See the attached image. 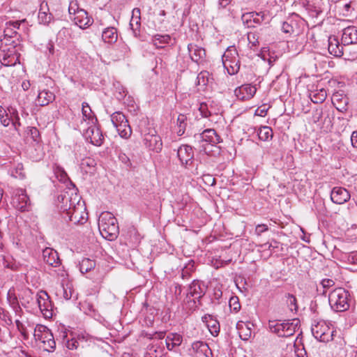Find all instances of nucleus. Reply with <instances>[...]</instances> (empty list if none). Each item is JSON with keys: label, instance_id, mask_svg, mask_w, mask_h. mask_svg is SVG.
<instances>
[{"label": "nucleus", "instance_id": "f257e3e1", "mask_svg": "<svg viewBox=\"0 0 357 357\" xmlns=\"http://www.w3.org/2000/svg\"><path fill=\"white\" fill-rule=\"evenodd\" d=\"M75 190L68 189L58 196L61 218L74 225H82L88 218L85 204Z\"/></svg>", "mask_w": 357, "mask_h": 357}, {"label": "nucleus", "instance_id": "f03ea898", "mask_svg": "<svg viewBox=\"0 0 357 357\" xmlns=\"http://www.w3.org/2000/svg\"><path fill=\"white\" fill-rule=\"evenodd\" d=\"M98 229L102 236L109 241L116 239L119 234L116 218L108 211L102 212L98 220Z\"/></svg>", "mask_w": 357, "mask_h": 357}, {"label": "nucleus", "instance_id": "7ed1b4c3", "mask_svg": "<svg viewBox=\"0 0 357 357\" xmlns=\"http://www.w3.org/2000/svg\"><path fill=\"white\" fill-rule=\"evenodd\" d=\"M350 294L344 288L333 290L328 296L331 307L336 312H344L350 306Z\"/></svg>", "mask_w": 357, "mask_h": 357}, {"label": "nucleus", "instance_id": "20e7f679", "mask_svg": "<svg viewBox=\"0 0 357 357\" xmlns=\"http://www.w3.org/2000/svg\"><path fill=\"white\" fill-rule=\"evenodd\" d=\"M298 323V319L284 320L283 322L279 320H269L268 328L271 333L278 337H288L295 333Z\"/></svg>", "mask_w": 357, "mask_h": 357}, {"label": "nucleus", "instance_id": "39448f33", "mask_svg": "<svg viewBox=\"0 0 357 357\" xmlns=\"http://www.w3.org/2000/svg\"><path fill=\"white\" fill-rule=\"evenodd\" d=\"M311 331L314 338L320 342H328L333 339L334 331L324 321L313 324Z\"/></svg>", "mask_w": 357, "mask_h": 357}, {"label": "nucleus", "instance_id": "423d86ee", "mask_svg": "<svg viewBox=\"0 0 357 357\" xmlns=\"http://www.w3.org/2000/svg\"><path fill=\"white\" fill-rule=\"evenodd\" d=\"M96 123H90V126L84 131L83 136L86 140H89L93 145L99 146L104 142V136Z\"/></svg>", "mask_w": 357, "mask_h": 357}, {"label": "nucleus", "instance_id": "0eeeda50", "mask_svg": "<svg viewBox=\"0 0 357 357\" xmlns=\"http://www.w3.org/2000/svg\"><path fill=\"white\" fill-rule=\"evenodd\" d=\"M207 285L205 282L199 280H194L188 286V292L185 299H188L191 297L195 298H202L206 293Z\"/></svg>", "mask_w": 357, "mask_h": 357}, {"label": "nucleus", "instance_id": "6e6552de", "mask_svg": "<svg viewBox=\"0 0 357 357\" xmlns=\"http://www.w3.org/2000/svg\"><path fill=\"white\" fill-rule=\"evenodd\" d=\"M37 303L40 312L45 318H51L53 315L52 305L46 291H41L37 295Z\"/></svg>", "mask_w": 357, "mask_h": 357}, {"label": "nucleus", "instance_id": "1a4fd4ad", "mask_svg": "<svg viewBox=\"0 0 357 357\" xmlns=\"http://www.w3.org/2000/svg\"><path fill=\"white\" fill-rule=\"evenodd\" d=\"M177 156L181 165L188 167L193 162L194 152L192 146L186 144L181 145L177 150Z\"/></svg>", "mask_w": 357, "mask_h": 357}, {"label": "nucleus", "instance_id": "9d476101", "mask_svg": "<svg viewBox=\"0 0 357 357\" xmlns=\"http://www.w3.org/2000/svg\"><path fill=\"white\" fill-rule=\"evenodd\" d=\"M13 206L20 211H28L30 208V200L24 190L18 191L13 197Z\"/></svg>", "mask_w": 357, "mask_h": 357}, {"label": "nucleus", "instance_id": "9b49d317", "mask_svg": "<svg viewBox=\"0 0 357 357\" xmlns=\"http://www.w3.org/2000/svg\"><path fill=\"white\" fill-rule=\"evenodd\" d=\"M191 59L197 66L207 65L205 50L197 45L190 44L188 47Z\"/></svg>", "mask_w": 357, "mask_h": 357}, {"label": "nucleus", "instance_id": "f8f14e48", "mask_svg": "<svg viewBox=\"0 0 357 357\" xmlns=\"http://www.w3.org/2000/svg\"><path fill=\"white\" fill-rule=\"evenodd\" d=\"M189 351L192 357H211L212 356V351L208 345L202 341L193 342Z\"/></svg>", "mask_w": 357, "mask_h": 357}, {"label": "nucleus", "instance_id": "ddd939ff", "mask_svg": "<svg viewBox=\"0 0 357 357\" xmlns=\"http://www.w3.org/2000/svg\"><path fill=\"white\" fill-rule=\"evenodd\" d=\"M0 63L4 67H13L17 63L21 64L20 54L17 50H8L0 54Z\"/></svg>", "mask_w": 357, "mask_h": 357}, {"label": "nucleus", "instance_id": "4468645a", "mask_svg": "<svg viewBox=\"0 0 357 357\" xmlns=\"http://www.w3.org/2000/svg\"><path fill=\"white\" fill-rule=\"evenodd\" d=\"M194 137L198 142H206L212 145L222 142L220 137L214 129H206L202 133L195 135Z\"/></svg>", "mask_w": 357, "mask_h": 357}, {"label": "nucleus", "instance_id": "2eb2a0df", "mask_svg": "<svg viewBox=\"0 0 357 357\" xmlns=\"http://www.w3.org/2000/svg\"><path fill=\"white\" fill-rule=\"evenodd\" d=\"M238 52L234 46H229L227 48L222 56L223 67H239V61L237 59Z\"/></svg>", "mask_w": 357, "mask_h": 357}, {"label": "nucleus", "instance_id": "dca6fc26", "mask_svg": "<svg viewBox=\"0 0 357 357\" xmlns=\"http://www.w3.org/2000/svg\"><path fill=\"white\" fill-rule=\"evenodd\" d=\"M349 191L342 187H335L331 190V201L336 204H343L350 199Z\"/></svg>", "mask_w": 357, "mask_h": 357}, {"label": "nucleus", "instance_id": "f3484780", "mask_svg": "<svg viewBox=\"0 0 357 357\" xmlns=\"http://www.w3.org/2000/svg\"><path fill=\"white\" fill-rule=\"evenodd\" d=\"M257 89L250 84H243L234 91L235 96L241 100H247L252 98L256 93Z\"/></svg>", "mask_w": 357, "mask_h": 357}, {"label": "nucleus", "instance_id": "a211bd4d", "mask_svg": "<svg viewBox=\"0 0 357 357\" xmlns=\"http://www.w3.org/2000/svg\"><path fill=\"white\" fill-rule=\"evenodd\" d=\"M144 142L146 148L149 150L159 153L162 148L161 137L155 134H146L144 138Z\"/></svg>", "mask_w": 357, "mask_h": 357}, {"label": "nucleus", "instance_id": "6ab92c4d", "mask_svg": "<svg viewBox=\"0 0 357 357\" xmlns=\"http://www.w3.org/2000/svg\"><path fill=\"white\" fill-rule=\"evenodd\" d=\"M241 20L248 27H254L255 24H259L264 20L262 13L250 12L243 14Z\"/></svg>", "mask_w": 357, "mask_h": 357}, {"label": "nucleus", "instance_id": "aec40b11", "mask_svg": "<svg viewBox=\"0 0 357 357\" xmlns=\"http://www.w3.org/2000/svg\"><path fill=\"white\" fill-rule=\"evenodd\" d=\"M43 257L44 261L53 267H57L61 264L58 252L52 248H46L44 249Z\"/></svg>", "mask_w": 357, "mask_h": 357}, {"label": "nucleus", "instance_id": "412c9836", "mask_svg": "<svg viewBox=\"0 0 357 357\" xmlns=\"http://www.w3.org/2000/svg\"><path fill=\"white\" fill-rule=\"evenodd\" d=\"M26 152L29 158L34 162H38L41 160L45 155L43 145L39 142H37L36 144H32L28 148Z\"/></svg>", "mask_w": 357, "mask_h": 357}, {"label": "nucleus", "instance_id": "4be33fe9", "mask_svg": "<svg viewBox=\"0 0 357 357\" xmlns=\"http://www.w3.org/2000/svg\"><path fill=\"white\" fill-rule=\"evenodd\" d=\"M342 43L344 45L357 43V28L354 26H349L344 29Z\"/></svg>", "mask_w": 357, "mask_h": 357}, {"label": "nucleus", "instance_id": "5701e85b", "mask_svg": "<svg viewBox=\"0 0 357 357\" xmlns=\"http://www.w3.org/2000/svg\"><path fill=\"white\" fill-rule=\"evenodd\" d=\"M23 21H9L6 23V27L3 30V35L2 37L7 38H20V35L17 31V29L20 28L21 23L24 22Z\"/></svg>", "mask_w": 357, "mask_h": 357}, {"label": "nucleus", "instance_id": "b1692460", "mask_svg": "<svg viewBox=\"0 0 357 357\" xmlns=\"http://www.w3.org/2000/svg\"><path fill=\"white\" fill-rule=\"evenodd\" d=\"M74 22L81 29H86L91 26L93 23V19L90 17L85 10L78 12L74 17Z\"/></svg>", "mask_w": 357, "mask_h": 357}, {"label": "nucleus", "instance_id": "393cba45", "mask_svg": "<svg viewBox=\"0 0 357 357\" xmlns=\"http://www.w3.org/2000/svg\"><path fill=\"white\" fill-rule=\"evenodd\" d=\"M202 321L207 326L210 333L213 336H218L220 333V324L216 319L211 314H205L202 317Z\"/></svg>", "mask_w": 357, "mask_h": 357}, {"label": "nucleus", "instance_id": "a878e982", "mask_svg": "<svg viewBox=\"0 0 357 357\" xmlns=\"http://www.w3.org/2000/svg\"><path fill=\"white\" fill-rule=\"evenodd\" d=\"M20 45L19 38H0V50L1 52H8V50H17Z\"/></svg>", "mask_w": 357, "mask_h": 357}, {"label": "nucleus", "instance_id": "bb28decb", "mask_svg": "<svg viewBox=\"0 0 357 357\" xmlns=\"http://www.w3.org/2000/svg\"><path fill=\"white\" fill-rule=\"evenodd\" d=\"M268 32L267 29H261L257 32H249L248 33V40L252 47H257L263 40V35Z\"/></svg>", "mask_w": 357, "mask_h": 357}, {"label": "nucleus", "instance_id": "cd10ccee", "mask_svg": "<svg viewBox=\"0 0 357 357\" xmlns=\"http://www.w3.org/2000/svg\"><path fill=\"white\" fill-rule=\"evenodd\" d=\"M54 99V93L48 90H43L38 93L36 101L40 106H45L53 102Z\"/></svg>", "mask_w": 357, "mask_h": 357}, {"label": "nucleus", "instance_id": "c85d7f7f", "mask_svg": "<svg viewBox=\"0 0 357 357\" xmlns=\"http://www.w3.org/2000/svg\"><path fill=\"white\" fill-rule=\"evenodd\" d=\"M326 97V91L324 88L309 91V98L315 104L322 103L325 101Z\"/></svg>", "mask_w": 357, "mask_h": 357}, {"label": "nucleus", "instance_id": "c756f323", "mask_svg": "<svg viewBox=\"0 0 357 357\" xmlns=\"http://www.w3.org/2000/svg\"><path fill=\"white\" fill-rule=\"evenodd\" d=\"M328 52L335 56H341L343 54L342 47H340L338 40L334 36L328 38Z\"/></svg>", "mask_w": 357, "mask_h": 357}, {"label": "nucleus", "instance_id": "7c9ffc66", "mask_svg": "<svg viewBox=\"0 0 357 357\" xmlns=\"http://www.w3.org/2000/svg\"><path fill=\"white\" fill-rule=\"evenodd\" d=\"M102 38L105 43H114L117 40V30L114 27L106 28L102 33Z\"/></svg>", "mask_w": 357, "mask_h": 357}, {"label": "nucleus", "instance_id": "2f4dec72", "mask_svg": "<svg viewBox=\"0 0 357 357\" xmlns=\"http://www.w3.org/2000/svg\"><path fill=\"white\" fill-rule=\"evenodd\" d=\"M236 328L238 331L239 337L243 340H248L251 337L252 331L248 324L239 321L236 324Z\"/></svg>", "mask_w": 357, "mask_h": 357}, {"label": "nucleus", "instance_id": "473e14b6", "mask_svg": "<svg viewBox=\"0 0 357 357\" xmlns=\"http://www.w3.org/2000/svg\"><path fill=\"white\" fill-rule=\"evenodd\" d=\"M182 343V337L180 335L172 333L166 338V347L169 351Z\"/></svg>", "mask_w": 357, "mask_h": 357}, {"label": "nucleus", "instance_id": "72a5a7b5", "mask_svg": "<svg viewBox=\"0 0 357 357\" xmlns=\"http://www.w3.org/2000/svg\"><path fill=\"white\" fill-rule=\"evenodd\" d=\"M259 56L263 60L266 61L269 66H273L275 61L278 59V56L274 52H270L268 47H263L261 50Z\"/></svg>", "mask_w": 357, "mask_h": 357}, {"label": "nucleus", "instance_id": "f704fd0d", "mask_svg": "<svg viewBox=\"0 0 357 357\" xmlns=\"http://www.w3.org/2000/svg\"><path fill=\"white\" fill-rule=\"evenodd\" d=\"M119 135L124 139H128L132 134V129L126 119L122 123L116 127Z\"/></svg>", "mask_w": 357, "mask_h": 357}, {"label": "nucleus", "instance_id": "c9c22d12", "mask_svg": "<svg viewBox=\"0 0 357 357\" xmlns=\"http://www.w3.org/2000/svg\"><path fill=\"white\" fill-rule=\"evenodd\" d=\"M79 268L82 274L88 273L96 267V261L89 258H84L79 262Z\"/></svg>", "mask_w": 357, "mask_h": 357}, {"label": "nucleus", "instance_id": "e433bc0d", "mask_svg": "<svg viewBox=\"0 0 357 357\" xmlns=\"http://www.w3.org/2000/svg\"><path fill=\"white\" fill-rule=\"evenodd\" d=\"M257 135L261 141H269L272 139L273 136V130L269 126H261L257 130Z\"/></svg>", "mask_w": 357, "mask_h": 357}, {"label": "nucleus", "instance_id": "4c0bfd02", "mask_svg": "<svg viewBox=\"0 0 357 357\" xmlns=\"http://www.w3.org/2000/svg\"><path fill=\"white\" fill-rule=\"evenodd\" d=\"M82 112L84 119H88V123H98V119L92 112L89 105L87 102L82 103Z\"/></svg>", "mask_w": 357, "mask_h": 357}, {"label": "nucleus", "instance_id": "58836bf2", "mask_svg": "<svg viewBox=\"0 0 357 357\" xmlns=\"http://www.w3.org/2000/svg\"><path fill=\"white\" fill-rule=\"evenodd\" d=\"M7 300L9 303V305L14 310V311L17 313L22 311L21 307L20 306L18 299L17 296L15 294V291L13 289H10L7 294Z\"/></svg>", "mask_w": 357, "mask_h": 357}, {"label": "nucleus", "instance_id": "ea45409f", "mask_svg": "<svg viewBox=\"0 0 357 357\" xmlns=\"http://www.w3.org/2000/svg\"><path fill=\"white\" fill-rule=\"evenodd\" d=\"M187 117L185 115L183 114H180L178 116L176 124L178 128V130L176 131L178 136H181L184 134L186 126H187Z\"/></svg>", "mask_w": 357, "mask_h": 357}, {"label": "nucleus", "instance_id": "a19ab883", "mask_svg": "<svg viewBox=\"0 0 357 357\" xmlns=\"http://www.w3.org/2000/svg\"><path fill=\"white\" fill-rule=\"evenodd\" d=\"M38 19L40 24L48 25L53 20L54 17L50 12L39 11Z\"/></svg>", "mask_w": 357, "mask_h": 357}, {"label": "nucleus", "instance_id": "79ce46f5", "mask_svg": "<svg viewBox=\"0 0 357 357\" xmlns=\"http://www.w3.org/2000/svg\"><path fill=\"white\" fill-rule=\"evenodd\" d=\"M10 175L16 178L23 179L25 177L24 167L22 163H18L17 166L10 170Z\"/></svg>", "mask_w": 357, "mask_h": 357}, {"label": "nucleus", "instance_id": "37998d69", "mask_svg": "<svg viewBox=\"0 0 357 357\" xmlns=\"http://www.w3.org/2000/svg\"><path fill=\"white\" fill-rule=\"evenodd\" d=\"M285 297L287 298V305L289 310L293 312H297L298 311V304H297V299L296 296L291 294H287L285 295Z\"/></svg>", "mask_w": 357, "mask_h": 357}, {"label": "nucleus", "instance_id": "c03bdc74", "mask_svg": "<svg viewBox=\"0 0 357 357\" xmlns=\"http://www.w3.org/2000/svg\"><path fill=\"white\" fill-rule=\"evenodd\" d=\"M170 40L171 37L169 36V35L167 34H156L153 36V41L155 43V45L160 47H162V45L168 44Z\"/></svg>", "mask_w": 357, "mask_h": 357}, {"label": "nucleus", "instance_id": "a18cd8bd", "mask_svg": "<svg viewBox=\"0 0 357 357\" xmlns=\"http://www.w3.org/2000/svg\"><path fill=\"white\" fill-rule=\"evenodd\" d=\"M126 119V116L121 112H115L111 114V121L115 128Z\"/></svg>", "mask_w": 357, "mask_h": 357}, {"label": "nucleus", "instance_id": "49530a36", "mask_svg": "<svg viewBox=\"0 0 357 357\" xmlns=\"http://www.w3.org/2000/svg\"><path fill=\"white\" fill-rule=\"evenodd\" d=\"M27 135L32 139L33 144H36L37 142L41 143L40 132L36 127L29 128Z\"/></svg>", "mask_w": 357, "mask_h": 357}, {"label": "nucleus", "instance_id": "de8ad7c7", "mask_svg": "<svg viewBox=\"0 0 357 357\" xmlns=\"http://www.w3.org/2000/svg\"><path fill=\"white\" fill-rule=\"evenodd\" d=\"M54 174L56 177L61 182L65 183L66 181L69 180L67 173L63 169V167L60 166H56L54 169Z\"/></svg>", "mask_w": 357, "mask_h": 357}, {"label": "nucleus", "instance_id": "09e8293b", "mask_svg": "<svg viewBox=\"0 0 357 357\" xmlns=\"http://www.w3.org/2000/svg\"><path fill=\"white\" fill-rule=\"evenodd\" d=\"M141 18L132 17L130 22V26L135 37L139 34V27L141 25Z\"/></svg>", "mask_w": 357, "mask_h": 357}, {"label": "nucleus", "instance_id": "8fccbe9b", "mask_svg": "<svg viewBox=\"0 0 357 357\" xmlns=\"http://www.w3.org/2000/svg\"><path fill=\"white\" fill-rule=\"evenodd\" d=\"M0 121L4 127L8 126L10 123V119L8 116V114L1 105H0Z\"/></svg>", "mask_w": 357, "mask_h": 357}, {"label": "nucleus", "instance_id": "3c124183", "mask_svg": "<svg viewBox=\"0 0 357 357\" xmlns=\"http://www.w3.org/2000/svg\"><path fill=\"white\" fill-rule=\"evenodd\" d=\"M229 306L231 311L238 312L241 309V304L237 296H231L229 301Z\"/></svg>", "mask_w": 357, "mask_h": 357}, {"label": "nucleus", "instance_id": "603ef678", "mask_svg": "<svg viewBox=\"0 0 357 357\" xmlns=\"http://www.w3.org/2000/svg\"><path fill=\"white\" fill-rule=\"evenodd\" d=\"M43 344V347L44 350L49 351V352L54 351V350L56 348V342L54 340L53 334H52L51 340H47L45 341V342H44Z\"/></svg>", "mask_w": 357, "mask_h": 357}, {"label": "nucleus", "instance_id": "864d4df0", "mask_svg": "<svg viewBox=\"0 0 357 357\" xmlns=\"http://www.w3.org/2000/svg\"><path fill=\"white\" fill-rule=\"evenodd\" d=\"M49 330V328L42 324H38L35 328L34 331V337L36 340H38L39 336H43L44 333H46V332Z\"/></svg>", "mask_w": 357, "mask_h": 357}, {"label": "nucleus", "instance_id": "5fc2aeb1", "mask_svg": "<svg viewBox=\"0 0 357 357\" xmlns=\"http://www.w3.org/2000/svg\"><path fill=\"white\" fill-rule=\"evenodd\" d=\"M198 84L206 85L208 81V73L207 71H202L197 75Z\"/></svg>", "mask_w": 357, "mask_h": 357}, {"label": "nucleus", "instance_id": "6e6d98bb", "mask_svg": "<svg viewBox=\"0 0 357 357\" xmlns=\"http://www.w3.org/2000/svg\"><path fill=\"white\" fill-rule=\"evenodd\" d=\"M82 307L86 314H92L96 311L93 305L88 301H84Z\"/></svg>", "mask_w": 357, "mask_h": 357}, {"label": "nucleus", "instance_id": "4d7b16f0", "mask_svg": "<svg viewBox=\"0 0 357 357\" xmlns=\"http://www.w3.org/2000/svg\"><path fill=\"white\" fill-rule=\"evenodd\" d=\"M332 102L333 104H335V102H343L344 104V106L342 107V109H345V107L348 104V100L347 98L342 97V95L339 93H335L333 95L332 97Z\"/></svg>", "mask_w": 357, "mask_h": 357}, {"label": "nucleus", "instance_id": "13d9d810", "mask_svg": "<svg viewBox=\"0 0 357 357\" xmlns=\"http://www.w3.org/2000/svg\"><path fill=\"white\" fill-rule=\"evenodd\" d=\"M82 8H79L78 3L77 1H71L70 3L69 7H68V12L70 15H76L78 14V12L79 10H82Z\"/></svg>", "mask_w": 357, "mask_h": 357}, {"label": "nucleus", "instance_id": "bf43d9fd", "mask_svg": "<svg viewBox=\"0 0 357 357\" xmlns=\"http://www.w3.org/2000/svg\"><path fill=\"white\" fill-rule=\"evenodd\" d=\"M202 178L205 184L208 185L213 186L215 184V178L211 174H204Z\"/></svg>", "mask_w": 357, "mask_h": 357}, {"label": "nucleus", "instance_id": "052dcab7", "mask_svg": "<svg viewBox=\"0 0 357 357\" xmlns=\"http://www.w3.org/2000/svg\"><path fill=\"white\" fill-rule=\"evenodd\" d=\"M323 116V111L321 109H316L312 114V121L314 123H318Z\"/></svg>", "mask_w": 357, "mask_h": 357}, {"label": "nucleus", "instance_id": "680f3d73", "mask_svg": "<svg viewBox=\"0 0 357 357\" xmlns=\"http://www.w3.org/2000/svg\"><path fill=\"white\" fill-rule=\"evenodd\" d=\"M268 230V227L266 225L261 224L257 225L255 227V234L257 236H260L262 233Z\"/></svg>", "mask_w": 357, "mask_h": 357}, {"label": "nucleus", "instance_id": "e2e57ef3", "mask_svg": "<svg viewBox=\"0 0 357 357\" xmlns=\"http://www.w3.org/2000/svg\"><path fill=\"white\" fill-rule=\"evenodd\" d=\"M78 346H79L78 341L74 338L68 340L66 342V347L70 350L77 349Z\"/></svg>", "mask_w": 357, "mask_h": 357}, {"label": "nucleus", "instance_id": "0e129e2a", "mask_svg": "<svg viewBox=\"0 0 357 357\" xmlns=\"http://www.w3.org/2000/svg\"><path fill=\"white\" fill-rule=\"evenodd\" d=\"M146 336L149 337V338L150 340H152V339H158V340H162L165 337V331H158V332H155L153 334L151 335V334H146Z\"/></svg>", "mask_w": 357, "mask_h": 357}, {"label": "nucleus", "instance_id": "69168bd1", "mask_svg": "<svg viewBox=\"0 0 357 357\" xmlns=\"http://www.w3.org/2000/svg\"><path fill=\"white\" fill-rule=\"evenodd\" d=\"M199 110L203 117H208L211 115V112L208 110L207 105L205 103H201Z\"/></svg>", "mask_w": 357, "mask_h": 357}, {"label": "nucleus", "instance_id": "338daca9", "mask_svg": "<svg viewBox=\"0 0 357 357\" xmlns=\"http://www.w3.org/2000/svg\"><path fill=\"white\" fill-rule=\"evenodd\" d=\"M15 324H16L17 329L21 332V333L24 336V337L25 339H26L28 337V335L26 333V328H25L24 326L23 325V324L20 321L16 320Z\"/></svg>", "mask_w": 357, "mask_h": 357}, {"label": "nucleus", "instance_id": "774afa93", "mask_svg": "<svg viewBox=\"0 0 357 357\" xmlns=\"http://www.w3.org/2000/svg\"><path fill=\"white\" fill-rule=\"evenodd\" d=\"M324 289H328L335 284V282L332 279L325 278L321 282Z\"/></svg>", "mask_w": 357, "mask_h": 357}]
</instances>
